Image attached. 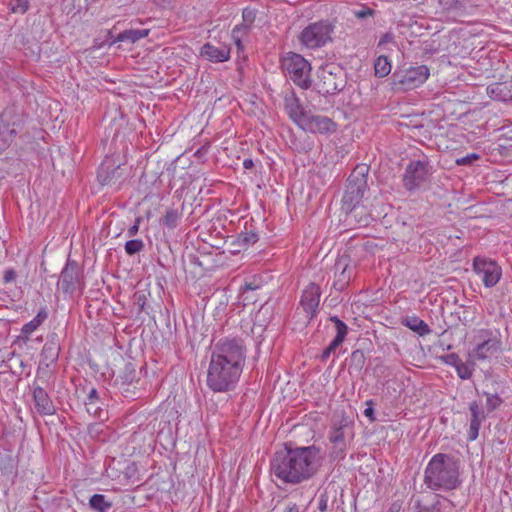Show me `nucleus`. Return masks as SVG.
<instances>
[{"label":"nucleus","mask_w":512,"mask_h":512,"mask_svg":"<svg viewBox=\"0 0 512 512\" xmlns=\"http://www.w3.org/2000/svg\"><path fill=\"white\" fill-rule=\"evenodd\" d=\"M47 317V311L44 308L41 309L31 321L23 325L21 334L25 338H28L29 335L32 334L47 319Z\"/></svg>","instance_id":"bb28decb"},{"label":"nucleus","mask_w":512,"mask_h":512,"mask_svg":"<svg viewBox=\"0 0 512 512\" xmlns=\"http://www.w3.org/2000/svg\"><path fill=\"white\" fill-rule=\"evenodd\" d=\"M327 503H328L327 497L325 495H322L319 499L318 509L321 512H325L327 510Z\"/></svg>","instance_id":"3c124183"},{"label":"nucleus","mask_w":512,"mask_h":512,"mask_svg":"<svg viewBox=\"0 0 512 512\" xmlns=\"http://www.w3.org/2000/svg\"><path fill=\"white\" fill-rule=\"evenodd\" d=\"M366 404H367L368 407L364 410V415L367 418H369V420L371 422H374L376 420V418H375V415H374V409L372 407V404H373L372 400H368L366 402Z\"/></svg>","instance_id":"49530a36"},{"label":"nucleus","mask_w":512,"mask_h":512,"mask_svg":"<svg viewBox=\"0 0 512 512\" xmlns=\"http://www.w3.org/2000/svg\"><path fill=\"white\" fill-rule=\"evenodd\" d=\"M429 77V68L426 65L410 67L398 75V82L405 89H413L423 84Z\"/></svg>","instance_id":"2eb2a0df"},{"label":"nucleus","mask_w":512,"mask_h":512,"mask_svg":"<svg viewBox=\"0 0 512 512\" xmlns=\"http://www.w3.org/2000/svg\"><path fill=\"white\" fill-rule=\"evenodd\" d=\"M331 354H332V352L326 347L322 352L321 360L326 361L330 357Z\"/></svg>","instance_id":"13d9d810"},{"label":"nucleus","mask_w":512,"mask_h":512,"mask_svg":"<svg viewBox=\"0 0 512 512\" xmlns=\"http://www.w3.org/2000/svg\"><path fill=\"white\" fill-rule=\"evenodd\" d=\"M140 221V218H136L135 223L131 227H129L127 231L129 237H133L138 233Z\"/></svg>","instance_id":"8fccbe9b"},{"label":"nucleus","mask_w":512,"mask_h":512,"mask_svg":"<svg viewBox=\"0 0 512 512\" xmlns=\"http://www.w3.org/2000/svg\"><path fill=\"white\" fill-rule=\"evenodd\" d=\"M460 309L462 312H457L458 318L461 323L465 326L469 325L474 321V311L470 307L461 306Z\"/></svg>","instance_id":"e433bc0d"},{"label":"nucleus","mask_w":512,"mask_h":512,"mask_svg":"<svg viewBox=\"0 0 512 512\" xmlns=\"http://www.w3.org/2000/svg\"><path fill=\"white\" fill-rule=\"evenodd\" d=\"M424 484L433 491L457 489L461 485L458 460L450 454H435L425 468Z\"/></svg>","instance_id":"7ed1b4c3"},{"label":"nucleus","mask_w":512,"mask_h":512,"mask_svg":"<svg viewBox=\"0 0 512 512\" xmlns=\"http://www.w3.org/2000/svg\"><path fill=\"white\" fill-rule=\"evenodd\" d=\"M441 359L445 364L453 366L454 368L462 362L459 355L456 353L446 354L442 356Z\"/></svg>","instance_id":"79ce46f5"},{"label":"nucleus","mask_w":512,"mask_h":512,"mask_svg":"<svg viewBox=\"0 0 512 512\" xmlns=\"http://www.w3.org/2000/svg\"><path fill=\"white\" fill-rule=\"evenodd\" d=\"M393 40H394V34L392 32H386L381 36V38L378 42V46H384L387 43L393 42Z\"/></svg>","instance_id":"de8ad7c7"},{"label":"nucleus","mask_w":512,"mask_h":512,"mask_svg":"<svg viewBox=\"0 0 512 512\" xmlns=\"http://www.w3.org/2000/svg\"><path fill=\"white\" fill-rule=\"evenodd\" d=\"M365 354L362 350H354L350 356V366L361 370L365 365Z\"/></svg>","instance_id":"72a5a7b5"},{"label":"nucleus","mask_w":512,"mask_h":512,"mask_svg":"<svg viewBox=\"0 0 512 512\" xmlns=\"http://www.w3.org/2000/svg\"><path fill=\"white\" fill-rule=\"evenodd\" d=\"M473 270L482 279L485 287H494L502 275L501 267L492 260L481 257H475L473 260Z\"/></svg>","instance_id":"f8f14e48"},{"label":"nucleus","mask_w":512,"mask_h":512,"mask_svg":"<svg viewBox=\"0 0 512 512\" xmlns=\"http://www.w3.org/2000/svg\"><path fill=\"white\" fill-rule=\"evenodd\" d=\"M281 65L286 76L302 89H309L312 84L311 64L300 54L288 52Z\"/></svg>","instance_id":"39448f33"},{"label":"nucleus","mask_w":512,"mask_h":512,"mask_svg":"<svg viewBox=\"0 0 512 512\" xmlns=\"http://www.w3.org/2000/svg\"><path fill=\"white\" fill-rule=\"evenodd\" d=\"M344 88V80L341 75H336L331 71H323L320 82L318 83V92L324 96L334 95Z\"/></svg>","instance_id":"dca6fc26"},{"label":"nucleus","mask_w":512,"mask_h":512,"mask_svg":"<svg viewBox=\"0 0 512 512\" xmlns=\"http://www.w3.org/2000/svg\"><path fill=\"white\" fill-rule=\"evenodd\" d=\"M369 167L366 164L357 165L347 179V186L342 198V209L348 218H357L360 203L366 192Z\"/></svg>","instance_id":"20e7f679"},{"label":"nucleus","mask_w":512,"mask_h":512,"mask_svg":"<svg viewBox=\"0 0 512 512\" xmlns=\"http://www.w3.org/2000/svg\"><path fill=\"white\" fill-rule=\"evenodd\" d=\"M181 213L174 208L168 209L162 218V224L169 229H174L178 225Z\"/></svg>","instance_id":"c756f323"},{"label":"nucleus","mask_w":512,"mask_h":512,"mask_svg":"<svg viewBox=\"0 0 512 512\" xmlns=\"http://www.w3.org/2000/svg\"><path fill=\"white\" fill-rule=\"evenodd\" d=\"M246 35H247V33H244L243 28L234 27V29L232 30V38H233L234 43L237 46L238 50L243 49L242 39Z\"/></svg>","instance_id":"a19ab883"},{"label":"nucleus","mask_w":512,"mask_h":512,"mask_svg":"<svg viewBox=\"0 0 512 512\" xmlns=\"http://www.w3.org/2000/svg\"><path fill=\"white\" fill-rule=\"evenodd\" d=\"M145 247L144 242L141 239H131L125 243V252L129 255H135L141 252Z\"/></svg>","instance_id":"473e14b6"},{"label":"nucleus","mask_w":512,"mask_h":512,"mask_svg":"<svg viewBox=\"0 0 512 512\" xmlns=\"http://www.w3.org/2000/svg\"><path fill=\"white\" fill-rule=\"evenodd\" d=\"M97 178L102 185L119 187L124 179L123 169L120 164L115 165L111 159H106L99 167Z\"/></svg>","instance_id":"4468645a"},{"label":"nucleus","mask_w":512,"mask_h":512,"mask_svg":"<svg viewBox=\"0 0 512 512\" xmlns=\"http://www.w3.org/2000/svg\"><path fill=\"white\" fill-rule=\"evenodd\" d=\"M483 395L486 397V408L488 412L498 409L503 403V399L497 393L484 391Z\"/></svg>","instance_id":"2f4dec72"},{"label":"nucleus","mask_w":512,"mask_h":512,"mask_svg":"<svg viewBox=\"0 0 512 512\" xmlns=\"http://www.w3.org/2000/svg\"><path fill=\"white\" fill-rule=\"evenodd\" d=\"M498 349L499 341L495 338H488L477 344L476 347L469 353V357L474 362L476 360H485L495 354Z\"/></svg>","instance_id":"6ab92c4d"},{"label":"nucleus","mask_w":512,"mask_h":512,"mask_svg":"<svg viewBox=\"0 0 512 512\" xmlns=\"http://www.w3.org/2000/svg\"><path fill=\"white\" fill-rule=\"evenodd\" d=\"M10 8L14 13H25L28 9V0H10Z\"/></svg>","instance_id":"58836bf2"},{"label":"nucleus","mask_w":512,"mask_h":512,"mask_svg":"<svg viewBox=\"0 0 512 512\" xmlns=\"http://www.w3.org/2000/svg\"><path fill=\"white\" fill-rule=\"evenodd\" d=\"M200 54L211 62H225L230 58V48L224 44L215 46L206 43L202 46Z\"/></svg>","instance_id":"a211bd4d"},{"label":"nucleus","mask_w":512,"mask_h":512,"mask_svg":"<svg viewBox=\"0 0 512 512\" xmlns=\"http://www.w3.org/2000/svg\"><path fill=\"white\" fill-rule=\"evenodd\" d=\"M299 127L314 134H333L336 132L338 125L327 116L313 114L309 111L308 114L304 115Z\"/></svg>","instance_id":"9b49d317"},{"label":"nucleus","mask_w":512,"mask_h":512,"mask_svg":"<svg viewBox=\"0 0 512 512\" xmlns=\"http://www.w3.org/2000/svg\"><path fill=\"white\" fill-rule=\"evenodd\" d=\"M33 399L37 411L42 415H52L55 412V407L51 401L48 393L40 386L34 387Z\"/></svg>","instance_id":"412c9836"},{"label":"nucleus","mask_w":512,"mask_h":512,"mask_svg":"<svg viewBox=\"0 0 512 512\" xmlns=\"http://www.w3.org/2000/svg\"><path fill=\"white\" fill-rule=\"evenodd\" d=\"M243 167L245 169H252L254 167V162L251 158H247L243 161Z\"/></svg>","instance_id":"4d7b16f0"},{"label":"nucleus","mask_w":512,"mask_h":512,"mask_svg":"<svg viewBox=\"0 0 512 512\" xmlns=\"http://www.w3.org/2000/svg\"><path fill=\"white\" fill-rule=\"evenodd\" d=\"M356 223L361 226H367L370 222L371 216L367 212L364 206L360 205V209L358 210L357 218H352Z\"/></svg>","instance_id":"ea45409f"},{"label":"nucleus","mask_w":512,"mask_h":512,"mask_svg":"<svg viewBox=\"0 0 512 512\" xmlns=\"http://www.w3.org/2000/svg\"><path fill=\"white\" fill-rule=\"evenodd\" d=\"M237 241L241 246L248 247L258 241V235L253 231L244 232L238 235Z\"/></svg>","instance_id":"f704fd0d"},{"label":"nucleus","mask_w":512,"mask_h":512,"mask_svg":"<svg viewBox=\"0 0 512 512\" xmlns=\"http://www.w3.org/2000/svg\"><path fill=\"white\" fill-rule=\"evenodd\" d=\"M352 421L344 415L334 419L331 425L329 440L333 444V448L341 454L340 458H344L346 449V437L353 434Z\"/></svg>","instance_id":"9d476101"},{"label":"nucleus","mask_w":512,"mask_h":512,"mask_svg":"<svg viewBox=\"0 0 512 512\" xmlns=\"http://www.w3.org/2000/svg\"><path fill=\"white\" fill-rule=\"evenodd\" d=\"M149 32V29H128L119 33L117 37L114 38L112 43L128 42L133 44L138 40L147 37Z\"/></svg>","instance_id":"393cba45"},{"label":"nucleus","mask_w":512,"mask_h":512,"mask_svg":"<svg viewBox=\"0 0 512 512\" xmlns=\"http://www.w3.org/2000/svg\"><path fill=\"white\" fill-rule=\"evenodd\" d=\"M374 14H375V11L368 7H363L362 9L354 12V15L358 19H364L366 17L373 16Z\"/></svg>","instance_id":"c03bdc74"},{"label":"nucleus","mask_w":512,"mask_h":512,"mask_svg":"<svg viewBox=\"0 0 512 512\" xmlns=\"http://www.w3.org/2000/svg\"><path fill=\"white\" fill-rule=\"evenodd\" d=\"M257 289V286H254L252 283H245L242 288V293L245 295L246 293L252 292Z\"/></svg>","instance_id":"5fc2aeb1"},{"label":"nucleus","mask_w":512,"mask_h":512,"mask_svg":"<svg viewBox=\"0 0 512 512\" xmlns=\"http://www.w3.org/2000/svg\"><path fill=\"white\" fill-rule=\"evenodd\" d=\"M479 159V155L472 153L467 156L456 159L457 165H470L474 160Z\"/></svg>","instance_id":"37998d69"},{"label":"nucleus","mask_w":512,"mask_h":512,"mask_svg":"<svg viewBox=\"0 0 512 512\" xmlns=\"http://www.w3.org/2000/svg\"><path fill=\"white\" fill-rule=\"evenodd\" d=\"M60 347L57 343V335L52 334L47 342L44 344L41 357L43 361L48 366L51 363H54L58 360Z\"/></svg>","instance_id":"5701e85b"},{"label":"nucleus","mask_w":512,"mask_h":512,"mask_svg":"<svg viewBox=\"0 0 512 512\" xmlns=\"http://www.w3.org/2000/svg\"><path fill=\"white\" fill-rule=\"evenodd\" d=\"M91 509L97 512H108L112 507V502L108 501L102 494H94L89 500Z\"/></svg>","instance_id":"cd10ccee"},{"label":"nucleus","mask_w":512,"mask_h":512,"mask_svg":"<svg viewBox=\"0 0 512 512\" xmlns=\"http://www.w3.org/2000/svg\"><path fill=\"white\" fill-rule=\"evenodd\" d=\"M432 174L433 166L426 156L411 160L402 177L403 186L408 192H415L430 182Z\"/></svg>","instance_id":"423d86ee"},{"label":"nucleus","mask_w":512,"mask_h":512,"mask_svg":"<svg viewBox=\"0 0 512 512\" xmlns=\"http://www.w3.org/2000/svg\"><path fill=\"white\" fill-rule=\"evenodd\" d=\"M475 362L471 359L465 363L461 362L455 367L457 375L462 380H468L472 377L474 371Z\"/></svg>","instance_id":"7c9ffc66"},{"label":"nucleus","mask_w":512,"mask_h":512,"mask_svg":"<svg viewBox=\"0 0 512 512\" xmlns=\"http://www.w3.org/2000/svg\"><path fill=\"white\" fill-rule=\"evenodd\" d=\"M445 6L448 9L458 8L462 6V0H450V2H445Z\"/></svg>","instance_id":"864d4df0"},{"label":"nucleus","mask_w":512,"mask_h":512,"mask_svg":"<svg viewBox=\"0 0 512 512\" xmlns=\"http://www.w3.org/2000/svg\"><path fill=\"white\" fill-rule=\"evenodd\" d=\"M284 108L289 118L297 126H299V123H301L303 120L304 115L308 114L309 112L308 110L304 109L294 90H291L284 96Z\"/></svg>","instance_id":"f3484780"},{"label":"nucleus","mask_w":512,"mask_h":512,"mask_svg":"<svg viewBox=\"0 0 512 512\" xmlns=\"http://www.w3.org/2000/svg\"><path fill=\"white\" fill-rule=\"evenodd\" d=\"M99 399V396H98V391L95 389V388H92L89 393H88V397H87V402H85V405L88 406V405H94L96 401H98Z\"/></svg>","instance_id":"a18cd8bd"},{"label":"nucleus","mask_w":512,"mask_h":512,"mask_svg":"<svg viewBox=\"0 0 512 512\" xmlns=\"http://www.w3.org/2000/svg\"><path fill=\"white\" fill-rule=\"evenodd\" d=\"M246 345L241 337L219 339L211 353L206 383L213 392L232 391L242 374Z\"/></svg>","instance_id":"f257e3e1"},{"label":"nucleus","mask_w":512,"mask_h":512,"mask_svg":"<svg viewBox=\"0 0 512 512\" xmlns=\"http://www.w3.org/2000/svg\"><path fill=\"white\" fill-rule=\"evenodd\" d=\"M322 465L320 449L315 445L292 447L285 443L271 458V475L282 484L298 485L313 478Z\"/></svg>","instance_id":"f03ea898"},{"label":"nucleus","mask_w":512,"mask_h":512,"mask_svg":"<svg viewBox=\"0 0 512 512\" xmlns=\"http://www.w3.org/2000/svg\"><path fill=\"white\" fill-rule=\"evenodd\" d=\"M86 407H87V411L89 413H93L94 415H96L99 410V407H94L93 405H88Z\"/></svg>","instance_id":"bf43d9fd"},{"label":"nucleus","mask_w":512,"mask_h":512,"mask_svg":"<svg viewBox=\"0 0 512 512\" xmlns=\"http://www.w3.org/2000/svg\"><path fill=\"white\" fill-rule=\"evenodd\" d=\"M15 278H16V272L14 269L10 268V269H7L4 271L3 281L5 283H10V282L14 281Z\"/></svg>","instance_id":"09e8293b"},{"label":"nucleus","mask_w":512,"mask_h":512,"mask_svg":"<svg viewBox=\"0 0 512 512\" xmlns=\"http://www.w3.org/2000/svg\"><path fill=\"white\" fill-rule=\"evenodd\" d=\"M375 75L385 77L391 71V64L386 56H379L374 64Z\"/></svg>","instance_id":"c85d7f7f"},{"label":"nucleus","mask_w":512,"mask_h":512,"mask_svg":"<svg viewBox=\"0 0 512 512\" xmlns=\"http://www.w3.org/2000/svg\"><path fill=\"white\" fill-rule=\"evenodd\" d=\"M331 322L335 324L336 329V336L335 338L330 342V344L327 346V348L332 352L335 353L336 349L343 343L345 340L347 333H348V327L347 325L340 320L337 316H331L329 319Z\"/></svg>","instance_id":"b1692460"},{"label":"nucleus","mask_w":512,"mask_h":512,"mask_svg":"<svg viewBox=\"0 0 512 512\" xmlns=\"http://www.w3.org/2000/svg\"><path fill=\"white\" fill-rule=\"evenodd\" d=\"M135 298H136L137 304L139 305L140 311H142L144 309V305H145V301H146L145 295L144 294H136Z\"/></svg>","instance_id":"603ef678"},{"label":"nucleus","mask_w":512,"mask_h":512,"mask_svg":"<svg viewBox=\"0 0 512 512\" xmlns=\"http://www.w3.org/2000/svg\"><path fill=\"white\" fill-rule=\"evenodd\" d=\"M137 378V372L132 363H127L124 367L121 379L125 384L133 383Z\"/></svg>","instance_id":"c9c22d12"},{"label":"nucleus","mask_w":512,"mask_h":512,"mask_svg":"<svg viewBox=\"0 0 512 512\" xmlns=\"http://www.w3.org/2000/svg\"><path fill=\"white\" fill-rule=\"evenodd\" d=\"M243 23L237 25V28H243L244 33H248L252 23L254 22L255 16L252 11L244 9L242 13Z\"/></svg>","instance_id":"4c0bfd02"},{"label":"nucleus","mask_w":512,"mask_h":512,"mask_svg":"<svg viewBox=\"0 0 512 512\" xmlns=\"http://www.w3.org/2000/svg\"><path fill=\"white\" fill-rule=\"evenodd\" d=\"M64 293L73 294L77 290H81L84 286L82 269L74 260H67L64 266L59 283Z\"/></svg>","instance_id":"1a4fd4ad"},{"label":"nucleus","mask_w":512,"mask_h":512,"mask_svg":"<svg viewBox=\"0 0 512 512\" xmlns=\"http://www.w3.org/2000/svg\"><path fill=\"white\" fill-rule=\"evenodd\" d=\"M401 323L420 336L427 335L431 332L429 326L417 316H406L402 318Z\"/></svg>","instance_id":"a878e982"},{"label":"nucleus","mask_w":512,"mask_h":512,"mask_svg":"<svg viewBox=\"0 0 512 512\" xmlns=\"http://www.w3.org/2000/svg\"><path fill=\"white\" fill-rule=\"evenodd\" d=\"M334 26L329 20H320L310 23L298 36L301 45L307 49H317L325 46L332 40Z\"/></svg>","instance_id":"0eeeda50"},{"label":"nucleus","mask_w":512,"mask_h":512,"mask_svg":"<svg viewBox=\"0 0 512 512\" xmlns=\"http://www.w3.org/2000/svg\"><path fill=\"white\" fill-rule=\"evenodd\" d=\"M321 290L315 283H310L302 292L300 306L302 307L307 322H310L318 312Z\"/></svg>","instance_id":"ddd939ff"},{"label":"nucleus","mask_w":512,"mask_h":512,"mask_svg":"<svg viewBox=\"0 0 512 512\" xmlns=\"http://www.w3.org/2000/svg\"><path fill=\"white\" fill-rule=\"evenodd\" d=\"M283 512H301L296 503L288 504Z\"/></svg>","instance_id":"6e6d98bb"},{"label":"nucleus","mask_w":512,"mask_h":512,"mask_svg":"<svg viewBox=\"0 0 512 512\" xmlns=\"http://www.w3.org/2000/svg\"><path fill=\"white\" fill-rule=\"evenodd\" d=\"M487 94L497 101H512V80L497 82L487 87Z\"/></svg>","instance_id":"4be33fe9"},{"label":"nucleus","mask_w":512,"mask_h":512,"mask_svg":"<svg viewBox=\"0 0 512 512\" xmlns=\"http://www.w3.org/2000/svg\"><path fill=\"white\" fill-rule=\"evenodd\" d=\"M471 414L470 427L468 431V438L470 441L477 439L479 430L483 420L485 419L484 411L477 401H473L469 405Z\"/></svg>","instance_id":"aec40b11"},{"label":"nucleus","mask_w":512,"mask_h":512,"mask_svg":"<svg viewBox=\"0 0 512 512\" xmlns=\"http://www.w3.org/2000/svg\"><path fill=\"white\" fill-rule=\"evenodd\" d=\"M25 116L16 107H6L0 114V137L5 143L13 138L23 129Z\"/></svg>","instance_id":"6e6552de"}]
</instances>
